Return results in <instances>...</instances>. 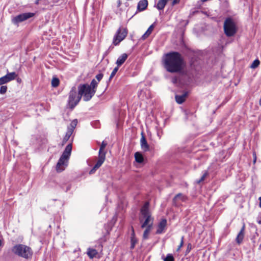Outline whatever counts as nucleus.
<instances>
[{"label": "nucleus", "instance_id": "nucleus-17", "mask_svg": "<svg viewBox=\"0 0 261 261\" xmlns=\"http://www.w3.org/2000/svg\"><path fill=\"white\" fill-rule=\"evenodd\" d=\"M106 152L105 151L98 152V159L96 164L100 165V166L102 165L106 159Z\"/></svg>", "mask_w": 261, "mask_h": 261}, {"label": "nucleus", "instance_id": "nucleus-21", "mask_svg": "<svg viewBox=\"0 0 261 261\" xmlns=\"http://www.w3.org/2000/svg\"><path fill=\"white\" fill-rule=\"evenodd\" d=\"M145 228H145V229L143 232V238L144 240H146L148 238L149 234L152 228V227H151V224H150L148 227H145Z\"/></svg>", "mask_w": 261, "mask_h": 261}, {"label": "nucleus", "instance_id": "nucleus-45", "mask_svg": "<svg viewBox=\"0 0 261 261\" xmlns=\"http://www.w3.org/2000/svg\"><path fill=\"white\" fill-rule=\"evenodd\" d=\"M3 245V241L0 239V247Z\"/></svg>", "mask_w": 261, "mask_h": 261}, {"label": "nucleus", "instance_id": "nucleus-12", "mask_svg": "<svg viewBox=\"0 0 261 261\" xmlns=\"http://www.w3.org/2000/svg\"><path fill=\"white\" fill-rule=\"evenodd\" d=\"M167 225V220L165 219H163L160 222L158 225V229L156 231V233L161 234L162 233L166 228Z\"/></svg>", "mask_w": 261, "mask_h": 261}, {"label": "nucleus", "instance_id": "nucleus-43", "mask_svg": "<svg viewBox=\"0 0 261 261\" xmlns=\"http://www.w3.org/2000/svg\"><path fill=\"white\" fill-rule=\"evenodd\" d=\"M41 0H36L35 2V4L36 5H38L39 4V2Z\"/></svg>", "mask_w": 261, "mask_h": 261}, {"label": "nucleus", "instance_id": "nucleus-7", "mask_svg": "<svg viewBox=\"0 0 261 261\" xmlns=\"http://www.w3.org/2000/svg\"><path fill=\"white\" fill-rule=\"evenodd\" d=\"M127 35V30L125 28L120 27L117 31L114 36L113 44L116 46L118 45L122 40H123Z\"/></svg>", "mask_w": 261, "mask_h": 261}, {"label": "nucleus", "instance_id": "nucleus-20", "mask_svg": "<svg viewBox=\"0 0 261 261\" xmlns=\"http://www.w3.org/2000/svg\"><path fill=\"white\" fill-rule=\"evenodd\" d=\"M97 253V250L95 249L89 248L87 250V254L90 258L95 257Z\"/></svg>", "mask_w": 261, "mask_h": 261}, {"label": "nucleus", "instance_id": "nucleus-8", "mask_svg": "<svg viewBox=\"0 0 261 261\" xmlns=\"http://www.w3.org/2000/svg\"><path fill=\"white\" fill-rule=\"evenodd\" d=\"M80 100L81 97H80L79 94L77 96L75 87H73L70 91L69 95L68 104L69 107L72 109L77 105Z\"/></svg>", "mask_w": 261, "mask_h": 261}, {"label": "nucleus", "instance_id": "nucleus-3", "mask_svg": "<svg viewBox=\"0 0 261 261\" xmlns=\"http://www.w3.org/2000/svg\"><path fill=\"white\" fill-rule=\"evenodd\" d=\"M72 150V144H69L66 146L62 155L59 159L57 165L56 170L58 172H61L65 170L68 165V163Z\"/></svg>", "mask_w": 261, "mask_h": 261}, {"label": "nucleus", "instance_id": "nucleus-22", "mask_svg": "<svg viewBox=\"0 0 261 261\" xmlns=\"http://www.w3.org/2000/svg\"><path fill=\"white\" fill-rule=\"evenodd\" d=\"M168 0H159L156 7L159 10H163L165 7Z\"/></svg>", "mask_w": 261, "mask_h": 261}, {"label": "nucleus", "instance_id": "nucleus-25", "mask_svg": "<svg viewBox=\"0 0 261 261\" xmlns=\"http://www.w3.org/2000/svg\"><path fill=\"white\" fill-rule=\"evenodd\" d=\"M72 132L70 130H68L66 132V134L63 139V144H65L67 142V141L69 139L70 137H71V135L72 134Z\"/></svg>", "mask_w": 261, "mask_h": 261}, {"label": "nucleus", "instance_id": "nucleus-49", "mask_svg": "<svg viewBox=\"0 0 261 261\" xmlns=\"http://www.w3.org/2000/svg\"><path fill=\"white\" fill-rule=\"evenodd\" d=\"M259 250L261 249V244L259 245V248H258Z\"/></svg>", "mask_w": 261, "mask_h": 261}, {"label": "nucleus", "instance_id": "nucleus-42", "mask_svg": "<svg viewBox=\"0 0 261 261\" xmlns=\"http://www.w3.org/2000/svg\"><path fill=\"white\" fill-rule=\"evenodd\" d=\"M121 1H120V0H118V1H117V6H118V7H120V6H121Z\"/></svg>", "mask_w": 261, "mask_h": 261}, {"label": "nucleus", "instance_id": "nucleus-4", "mask_svg": "<svg viewBox=\"0 0 261 261\" xmlns=\"http://www.w3.org/2000/svg\"><path fill=\"white\" fill-rule=\"evenodd\" d=\"M12 252L16 255L29 259L32 257L33 251L31 247L23 244H17L12 248Z\"/></svg>", "mask_w": 261, "mask_h": 261}, {"label": "nucleus", "instance_id": "nucleus-26", "mask_svg": "<svg viewBox=\"0 0 261 261\" xmlns=\"http://www.w3.org/2000/svg\"><path fill=\"white\" fill-rule=\"evenodd\" d=\"M59 80L57 77H54L51 80V86L53 87H57L59 85Z\"/></svg>", "mask_w": 261, "mask_h": 261}, {"label": "nucleus", "instance_id": "nucleus-28", "mask_svg": "<svg viewBox=\"0 0 261 261\" xmlns=\"http://www.w3.org/2000/svg\"><path fill=\"white\" fill-rule=\"evenodd\" d=\"M260 64V61L258 59L255 60L250 66V68L255 69Z\"/></svg>", "mask_w": 261, "mask_h": 261}, {"label": "nucleus", "instance_id": "nucleus-35", "mask_svg": "<svg viewBox=\"0 0 261 261\" xmlns=\"http://www.w3.org/2000/svg\"><path fill=\"white\" fill-rule=\"evenodd\" d=\"M107 145V143L105 142L104 141L102 142L101 145L100 146V148L99 151H105L104 149L106 146Z\"/></svg>", "mask_w": 261, "mask_h": 261}, {"label": "nucleus", "instance_id": "nucleus-41", "mask_svg": "<svg viewBox=\"0 0 261 261\" xmlns=\"http://www.w3.org/2000/svg\"><path fill=\"white\" fill-rule=\"evenodd\" d=\"M191 247H192L191 244H189L188 245L187 249V252L188 253L190 251V250H191Z\"/></svg>", "mask_w": 261, "mask_h": 261}, {"label": "nucleus", "instance_id": "nucleus-16", "mask_svg": "<svg viewBox=\"0 0 261 261\" xmlns=\"http://www.w3.org/2000/svg\"><path fill=\"white\" fill-rule=\"evenodd\" d=\"M127 57L128 55L125 53H124L119 56L116 62V64L117 65V67H119L121 66L125 62Z\"/></svg>", "mask_w": 261, "mask_h": 261}, {"label": "nucleus", "instance_id": "nucleus-13", "mask_svg": "<svg viewBox=\"0 0 261 261\" xmlns=\"http://www.w3.org/2000/svg\"><path fill=\"white\" fill-rule=\"evenodd\" d=\"M188 94V92L185 91L181 95H176L175 96V100L176 102L178 104L182 103L185 101L186 98L187 97Z\"/></svg>", "mask_w": 261, "mask_h": 261}, {"label": "nucleus", "instance_id": "nucleus-36", "mask_svg": "<svg viewBox=\"0 0 261 261\" xmlns=\"http://www.w3.org/2000/svg\"><path fill=\"white\" fill-rule=\"evenodd\" d=\"M184 236H182L181 238L180 243L177 249V251H179L180 250V248L182 247V246L184 245Z\"/></svg>", "mask_w": 261, "mask_h": 261}, {"label": "nucleus", "instance_id": "nucleus-29", "mask_svg": "<svg viewBox=\"0 0 261 261\" xmlns=\"http://www.w3.org/2000/svg\"><path fill=\"white\" fill-rule=\"evenodd\" d=\"M208 175V172L207 171H205L203 175L201 176L200 179H199L197 181V184H200L202 181H203L206 177H207Z\"/></svg>", "mask_w": 261, "mask_h": 261}, {"label": "nucleus", "instance_id": "nucleus-33", "mask_svg": "<svg viewBox=\"0 0 261 261\" xmlns=\"http://www.w3.org/2000/svg\"><path fill=\"white\" fill-rule=\"evenodd\" d=\"M164 261H174V259L173 255L171 254H168L164 258Z\"/></svg>", "mask_w": 261, "mask_h": 261}, {"label": "nucleus", "instance_id": "nucleus-2", "mask_svg": "<svg viewBox=\"0 0 261 261\" xmlns=\"http://www.w3.org/2000/svg\"><path fill=\"white\" fill-rule=\"evenodd\" d=\"M149 207V202H146L141 208L142 217L140 218L139 220L141 223L142 222L141 226L142 228L147 227L151 224V227H152L153 218L151 217Z\"/></svg>", "mask_w": 261, "mask_h": 261}, {"label": "nucleus", "instance_id": "nucleus-47", "mask_svg": "<svg viewBox=\"0 0 261 261\" xmlns=\"http://www.w3.org/2000/svg\"><path fill=\"white\" fill-rule=\"evenodd\" d=\"M259 105L261 106V97L259 101Z\"/></svg>", "mask_w": 261, "mask_h": 261}, {"label": "nucleus", "instance_id": "nucleus-10", "mask_svg": "<svg viewBox=\"0 0 261 261\" xmlns=\"http://www.w3.org/2000/svg\"><path fill=\"white\" fill-rule=\"evenodd\" d=\"M17 76V74L15 72H8L6 75L0 77V86L7 84L14 79Z\"/></svg>", "mask_w": 261, "mask_h": 261}, {"label": "nucleus", "instance_id": "nucleus-6", "mask_svg": "<svg viewBox=\"0 0 261 261\" xmlns=\"http://www.w3.org/2000/svg\"><path fill=\"white\" fill-rule=\"evenodd\" d=\"M224 32L226 36H233L237 32V28L233 20L228 17L226 18L223 25Z\"/></svg>", "mask_w": 261, "mask_h": 261}, {"label": "nucleus", "instance_id": "nucleus-15", "mask_svg": "<svg viewBox=\"0 0 261 261\" xmlns=\"http://www.w3.org/2000/svg\"><path fill=\"white\" fill-rule=\"evenodd\" d=\"M245 224L243 225L239 233L236 238V242L238 244H240L244 238Z\"/></svg>", "mask_w": 261, "mask_h": 261}, {"label": "nucleus", "instance_id": "nucleus-18", "mask_svg": "<svg viewBox=\"0 0 261 261\" xmlns=\"http://www.w3.org/2000/svg\"><path fill=\"white\" fill-rule=\"evenodd\" d=\"M132 233H131V237H130V249H133L135 248L136 244L138 242V240L135 237V231L134 228L132 227Z\"/></svg>", "mask_w": 261, "mask_h": 261}, {"label": "nucleus", "instance_id": "nucleus-48", "mask_svg": "<svg viewBox=\"0 0 261 261\" xmlns=\"http://www.w3.org/2000/svg\"><path fill=\"white\" fill-rule=\"evenodd\" d=\"M176 3V1L175 0H174L173 2V5H174Z\"/></svg>", "mask_w": 261, "mask_h": 261}, {"label": "nucleus", "instance_id": "nucleus-38", "mask_svg": "<svg viewBox=\"0 0 261 261\" xmlns=\"http://www.w3.org/2000/svg\"><path fill=\"white\" fill-rule=\"evenodd\" d=\"M150 35V34H149L148 33V32H145L141 37V39L142 40H145Z\"/></svg>", "mask_w": 261, "mask_h": 261}, {"label": "nucleus", "instance_id": "nucleus-39", "mask_svg": "<svg viewBox=\"0 0 261 261\" xmlns=\"http://www.w3.org/2000/svg\"><path fill=\"white\" fill-rule=\"evenodd\" d=\"M150 35V34H149L148 33V32H145L141 37V39L142 40H145Z\"/></svg>", "mask_w": 261, "mask_h": 261}, {"label": "nucleus", "instance_id": "nucleus-50", "mask_svg": "<svg viewBox=\"0 0 261 261\" xmlns=\"http://www.w3.org/2000/svg\"><path fill=\"white\" fill-rule=\"evenodd\" d=\"M258 223L259 224H261V220L258 221Z\"/></svg>", "mask_w": 261, "mask_h": 261}, {"label": "nucleus", "instance_id": "nucleus-32", "mask_svg": "<svg viewBox=\"0 0 261 261\" xmlns=\"http://www.w3.org/2000/svg\"><path fill=\"white\" fill-rule=\"evenodd\" d=\"M7 86L5 85H1L0 88V94H4L6 93L7 91Z\"/></svg>", "mask_w": 261, "mask_h": 261}, {"label": "nucleus", "instance_id": "nucleus-23", "mask_svg": "<svg viewBox=\"0 0 261 261\" xmlns=\"http://www.w3.org/2000/svg\"><path fill=\"white\" fill-rule=\"evenodd\" d=\"M135 158L136 161L139 163H141L144 161L143 155L139 152H137L135 153Z\"/></svg>", "mask_w": 261, "mask_h": 261}, {"label": "nucleus", "instance_id": "nucleus-5", "mask_svg": "<svg viewBox=\"0 0 261 261\" xmlns=\"http://www.w3.org/2000/svg\"><path fill=\"white\" fill-rule=\"evenodd\" d=\"M95 92L96 90H92L88 84H82L78 86L79 95L81 98L83 96V100L85 101L90 100Z\"/></svg>", "mask_w": 261, "mask_h": 261}, {"label": "nucleus", "instance_id": "nucleus-34", "mask_svg": "<svg viewBox=\"0 0 261 261\" xmlns=\"http://www.w3.org/2000/svg\"><path fill=\"white\" fill-rule=\"evenodd\" d=\"M155 23L156 22H154L153 24L150 25V27L148 28V29L146 32H148V33L150 35L155 27Z\"/></svg>", "mask_w": 261, "mask_h": 261}, {"label": "nucleus", "instance_id": "nucleus-40", "mask_svg": "<svg viewBox=\"0 0 261 261\" xmlns=\"http://www.w3.org/2000/svg\"><path fill=\"white\" fill-rule=\"evenodd\" d=\"M178 81V77L177 76H174L172 79V82L173 84H176Z\"/></svg>", "mask_w": 261, "mask_h": 261}, {"label": "nucleus", "instance_id": "nucleus-30", "mask_svg": "<svg viewBox=\"0 0 261 261\" xmlns=\"http://www.w3.org/2000/svg\"><path fill=\"white\" fill-rule=\"evenodd\" d=\"M100 167V165L96 163L94 167L92 168V169L89 171V174H94L97 170V169H98Z\"/></svg>", "mask_w": 261, "mask_h": 261}, {"label": "nucleus", "instance_id": "nucleus-11", "mask_svg": "<svg viewBox=\"0 0 261 261\" xmlns=\"http://www.w3.org/2000/svg\"><path fill=\"white\" fill-rule=\"evenodd\" d=\"M140 145L141 149L144 151H147L149 150V146L147 142L145 136L143 132L141 133V138L140 139Z\"/></svg>", "mask_w": 261, "mask_h": 261}, {"label": "nucleus", "instance_id": "nucleus-14", "mask_svg": "<svg viewBox=\"0 0 261 261\" xmlns=\"http://www.w3.org/2000/svg\"><path fill=\"white\" fill-rule=\"evenodd\" d=\"M148 6L147 0H141L138 3L137 11L141 12L145 10Z\"/></svg>", "mask_w": 261, "mask_h": 261}, {"label": "nucleus", "instance_id": "nucleus-37", "mask_svg": "<svg viewBox=\"0 0 261 261\" xmlns=\"http://www.w3.org/2000/svg\"><path fill=\"white\" fill-rule=\"evenodd\" d=\"M102 77H103V74L101 73L97 74L95 76L96 79L98 81V82H99L102 79Z\"/></svg>", "mask_w": 261, "mask_h": 261}, {"label": "nucleus", "instance_id": "nucleus-46", "mask_svg": "<svg viewBox=\"0 0 261 261\" xmlns=\"http://www.w3.org/2000/svg\"><path fill=\"white\" fill-rule=\"evenodd\" d=\"M256 156H255L254 158V160H253V162L254 163H255L256 162Z\"/></svg>", "mask_w": 261, "mask_h": 261}, {"label": "nucleus", "instance_id": "nucleus-31", "mask_svg": "<svg viewBox=\"0 0 261 261\" xmlns=\"http://www.w3.org/2000/svg\"><path fill=\"white\" fill-rule=\"evenodd\" d=\"M118 69H119V67H116L115 68H114V69H113V71L112 72V73L110 76V77L109 79V81L111 80L115 76V75L118 71Z\"/></svg>", "mask_w": 261, "mask_h": 261}, {"label": "nucleus", "instance_id": "nucleus-9", "mask_svg": "<svg viewBox=\"0 0 261 261\" xmlns=\"http://www.w3.org/2000/svg\"><path fill=\"white\" fill-rule=\"evenodd\" d=\"M35 13L31 12L22 13L14 17L12 21L14 24H18L33 17Z\"/></svg>", "mask_w": 261, "mask_h": 261}, {"label": "nucleus", "instance_id": "nucleus-19", "mask_svg": "<svg viewBox=\"0 0 261 261\" xmlns=\"http://www.w3.org/2000/svg\"><path fill=\"white\" fill-rule=\"evenodd\" d=\"M178 199H180L182 201H184L186 200V197L185 196H184L183 194H182L181 193H178L174 197V198L173 199V204L175 205H176L177 204H176V201H177V200Z\"/></svg>", "mask_w": 261, "mask_h": 261}, {"label": "nucleus", "instance_id": "nucleus-24", "mask_svg": "<svg viewBox=\"0 0 261 261\" xmlns=\"http://www.w3.org/2000/svg\"><path fill=\"white\" fill-rule=\"evenodd\" d=\"M77 123V119L73 120L70 123V126L68 127L67 129L68 130H70L72 133L73 132V130L76 127Z\"/></svg>", "mask_w": 261, "mask_h": 261}, {"label": "nucleus", "instance_id": "nucleus-1", "mask_svg": "<svg viewBox=\"0 0 261 261\" xmlns=\"http://www.w3.org/2000/svg\"><path fill=\"white\" fill-rule=\"evenodd\" d=\"M185 66L184 60L180 54L176 51L169 53L166 55L164 67L170 73H180Z\"/></svg>", "mask_w": 261, "mask_h": 261}, {"label": "nucleus", "instance_id": "nucleus-27", "mask_svg": "<svg viewBox=\"0 0 261 261\" xmlns=\"http://www.w3.org/2000/svg\"><path fill=\"white\" fill-rule=\"evenodd\" d=\"M98 85V82H97L95 79H93L90 83V85H89V86H91V88L92 90H96V88Z\"/></svg>", "mask_w": 261, "mask_h": 261}, {"label": "nucleus", "instance_id": "nucleus-44", "mask_svg": "<svg viewBox=\"0 0 261 261\" xmlns=\"http://www.w3.org/2000/svg\"><path fill=\"white\" fill-rule=\"evenodd\" d=\"M259 207H261V197H260L259 198Z\"/></svg>", "mask_w": 261, "mask_h": 261}]
</instances>
